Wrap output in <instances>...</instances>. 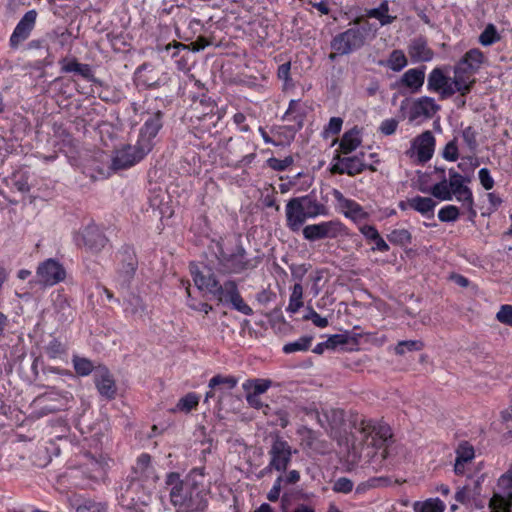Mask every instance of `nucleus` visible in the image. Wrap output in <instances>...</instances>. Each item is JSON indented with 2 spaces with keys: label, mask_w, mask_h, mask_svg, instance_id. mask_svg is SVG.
<instances>
[{
  "label": "nucleus",
  "mask_w": 512,
  "mask_h": 512,
  "mask_svg": "<svg viewBox=\"0 0 512 512\" xmlns=\"http://www.w3.org/2000/svg\"><path fill=\"white\" fill-rule=\"evenodd\" d=\"M220 260L235 273L252 269L256 266V263L246 258V252L242 247H238L231 255L222 253Z\"/></svg>",
  "instance_id": "23"
},
{
  "label": "nucleus",
  "mask_w": 512,
  "mask_h": 512,
  "mask_svg": "<svg viewBox=\"0 0 512 512\" xmlns=\"http://www.w3.org/2000/svg\"><path fill=\"white\" fill-rule=\"evenodd\" d=\"M302 234L305 240L315 242L344 236L347 234V228L339 219H332L306 225L302 229Z\"/></svg>",
  "instance_id": "6"
},
{
  "label": "nucleus",
  "mask_w": 512,
  "mask_h": 512,
  "mask_svg": "<svg viewBox=\"0 0 512 512\" xmlns=\"http://www.w3.org/2000/svg\"><path fill=\"white\" fill-rule=\"evenodd\" d=\"M65 405V397L59 391L51 390L37 396L31 403L33 414L37 417H43L50 413L59 411Z\"/></svg>",
  "instance_id": "12"
},
{
  "label": "nucleus",
  "mask_w": 512,
  "mask_h": 512,
  "mask_svg": "<svg viewBox=\"0 0 512 512\" xmlns=\"http://www.w3.org/2000/svg\"><path fill=\"white\" fill-rule=\"evenodd\" d=\"M200 397L194 392H190L180 398L176 404V406L171 410L172 412H183L189 413L194 408H196L199 404Z\"/></svg>",
  "instance_id": "34"
},
{
  "label": "nucleus",
  "mask_w": 512,
  "mask_h": 512,
  "mask_svg": "<svg viewBox=\"0 0 512 512\" xmlns=\"http://www.w3.org/2000/svg\"><path fill=\"white\" fill-rule=\"evenodd\" d=\"M76 512H107V507L93 500H86L76 508Z\"/></svg>",
  "instance_id": "48"
},
{
  "label": "nucleus",
  "mask_w": 512,
  "mask_h": 512,
  "mask_svg": "<svg viewBox=\"0 0 512 512\" xmlns=\"http://www.w3.org/2000/svg\"><path fill=\"white\" fill-rule=\"evenodd\" d=\"M354 440L351 443L355 455H361L364 448L375 450L382 460L394 459L400 452V446L392 436L391 428L383 422L362 420L355 428Z\"/></svg>",
  "instance_id": "3"
},
{
  "label": "nucleus",
  "mask_w": 512,
  "mask_h": 512,
  "mask_svg": "<svg viewBox=\"0 0 512 512\" xmlns=\"http://www.w3.org/2000/svg\"><path fill=\"white\" fill-rule=\"evenodd\" d=\"M46 354L51 359L61 357L65 353V348L58 340L54 339L49 342L45 348Z\"/></svg>",
  "instance_id": "51"
},
{
  "label": "nucleus",
  "mask_w": 512,
  "mask_h": 512,
  "mask_svg": "<svg viewBox=\"0 0 512 512\" xmlns=\"http://www.w3.org/2000/svg\"><path fill=\"white\" fill-rule=\"evenodd\" d=\"M500 40V34H480L479 42L483 46H489Z\"/></svg>",
  "instance_id": "64"
},
{
  "label": "nucleus",
  "mask_w": 512,
  "mask_h": 512,
  "mask_svg": "<svg viewBox=\"0 0 512 512\" xmlns=\"http://www.w3.org/2000/svg\"><path fill=\"white\" fill-rule=\"evenodd\" d=\"M290 69H291L290 62H286V63L280 65L278 68V71H277L278 78L283 80L286 84L291 80L290 79Z\"/></svg>",
  "instance_id": "63"
},
{
  "label": "nucleus",
  "mask_w": 512,
  "mask_h": 512,
  "mask_svg": "<svg viewBox=\"0 0 512 512\" xmlns=\"http://www.w3.org/2000/svg\"><path fill=\"white\" fill-rule=\"evenodd\" d=\"M443 157L448 161H456L458 158V148L455 142H449L443 151Z\"/></svg>",
  "instance_id": "59"
},
{
  "label": "nucleus",
  "mask_w": 512,
  "mask_h": 512,
  "mask_svg": "<svg viewBox=\"0 0 512 512\" xmlns=\"http://www.w3.org/2000/svg\"><path fill=\"white\" fill-rule=\"evenodd\" d=\"M282 481H283V477L282 476H279L275 480L272 488L270 489V491L267 494V498H268L269 501L275 502V501L278 500V498L280 496V492H281V483H282Z\"/></svg>",
  "instance_id": "60"
},
{
  "label": "nucleus",
  "mask_w": 512,
  "mask_h": 512,
  "mask_svg": "<svg viewBox=\"0 0 512 512\" xmlns=\"http://www.w3.org/2000/svg\"><path fill=\"white\" fill-rule=\"evenodd\" d=\"M182 284L185 286V289H186V292H187V305L195 310V311H199V312H203L205 314H208L211 310H212V306L209 305L208 303H204V302H199V303H196L192 297H191V294H190V284L188 281H182Z\"/></svg>",
  "instance_id": "47"
},
{
  "label": "nucleus",
  "mask_w": 512,
  "mask_h": 512,
  "mask_svg": "<svg viewBox=\"0 0 512 512\" xmlns=\"http://www.w3.org/2000/svg\"><path fill=\"white\" fill-rule=\"evenodd\" d=\"M7 185L15 187L20 192L29 190L28 175L24 169L14 171L11 176L6 179Z\"/></svg>",
  "instance_id": "36"
},
{
  "label": "nucleus",
  "mask_w": 512,
  "mask_h": 512,
  "mask_svg": "<svg viewBox=\"0 0 512 512\" xmlns=\"http://www.w3.org/2000/svg\"><path fill=\"white\" fill-rule=\"evenodd\" d=\"M365 168L363 159L359 156L337 157L332 165V172L338 174L356 175Z\"/></svg>",
  "instance_id": "24"
},
{
  "label": "nucleus",
  "mask_w": 512,
  "mask_h": 512,
  "mask_svg": "<svg viewBox=\"0 0 512 512\" xmlns=\"http://www.w3.org/2000/svg\"><path fill=\"white\" fill-rule=\"evenodd\" d=\"M151 457L148 454H141L138 457L137 464L135 467L136 473H140L143 476H148L150 469Z\"/></svg>",
  "instance_id": "55"
},
{
  "label": "nucleus",
  "mask_w": 512,
  "mask_h": 512,
  "mask_svg": "<svg viewBox=\"0 0 512 512\" xmlns=\"http://www.w3.org/2000/svg\"><path fill=\"white\" fill-rule=\"evenodd\" d=\"M349 336L348 334H334L331 335L326 340V345H328L329 350H335L339 346H344L349 343Z\"/></svg>",
  "instance_id": "53"
},
{
  "label": "nucleus",
  "mask_w": 512,
  "mask_h": 512,
  "mask_svg": "<svg viewBox=\"0 0 512 512\" xmlns=\"http://www.w3.org/2000/svg\"><path fill=\"white\" fill-rule=\"evenodd\" d=\"M437 203L431 197L414 196L406 201L399 203V208L404 211L412 209L420 213L423 217L431 219L434 217V211Z\"/></svg>",
  "instance_id": "21"
},
{
  "label": "nucleus",
  "mask_w": 512,
  "mask_h": 512,
  "mask_svg": "<svg viewBox=\"0 0 512 512\" xmlns=\"http://www.w3.org/2000/svg\"><path fill=\"white\" fill-rule=\"evenodd\" d=\"M72 363L79 376H88L94 369L93 363L84 357L73 356Z\"/></svg>",
  "instance_id": "42"
},
{
  "label": "nucleus",
  "mask_w": 512,
  "mask_h": 512,
  "mask_svg": "<svg viewBox=\"0 0 512 512\" xmlns=\"http://www.w3.org/2000/svg\"><path fill=\"white\" fill-rule=\"evenodd\" d=\"M271 385V380L254 379L245 381L242 387L246 393H253L260 396L261 394L265 393L271 387Z\"/></svg>",
  "instance_id": "38"
},
{
  "label": "nucleus",
  "mask_w": 512,
  "mask_h": 512,
  "mask_svg": "<svg viewBox=\"0 0 512 512\" xmlns=\"http://www.w3.org/2000/svg\"><path fill=\"white\" fill-rule=\"evenodd\" d=\"M478 179L480 181L481 186L487 191L491 190L495 185L494 178L492 177L489 169L487 168H481L478 171Z\"/></svg>",
  "instance_id": "54"
},
{
  "label": "nucleus",
  "mask_w": 512,
  "mask_h": 512,
  "mask_svg": "<svg viewBox=\"0 0 512 512\" xmlns=\"http://www.w3.org/2000/svg\"><path fill=\"white\" fill-rule=\"evenodd\" d=\"M354 487V484L353 482L346 478V477H340L338 478L334 485H333V491L337 492V493H349L352 491Z\"/></svg>",
  "instance_id": "56"
},
{
  "label": "nucleus",
  "mask_w": 512,
  "mask_h": 512,
  "mask_svg": "<svg viewBox=\"0 0 512 512\" xmlns=\"http://www.w3.org/2000/svg\"><path fill=\"white\" fill-rule=\"evenodd\" d=\"M162 127V115L160 112L154 113L144 122L137 142L142 146H148V153L151 151L156 137Z\"/></svg>",
  "instance_id": "19"
},
{
  "label": "nucleus",
  "mask_w": 512,
  "mask_h": 512,
  "mask_svg": "<svg viewBox=\"0 0 512 512\" xmlns=\"http://www.w3.org/2000/svg\"><path fill=\"white\" fill-rule=\"evenodd\" d=\"M434 148L435 138L432 132L427 130L412 140L406 154L420 163H425L432 158Z\"/></svg>",
  "instance_id": "13"
},
{
  "label": "nucleus",
  "mask_w": 512,
  "mask_h": 512,
  "mask_svg": "<svg viewBox=\"0 0 512 512\" xmlns=\"http://www.w3.org/2000/svg\"><path fill=\"white\" fill-rule=\"evenodd\" d=\"M236 385L237 380L234 377L222 375L213 376L208 383L209 389H216V392H219L220 395L231 391Z\"/></svg>",
  "instance_id": "31"
},
{
  "label": "nucleus",
  "mask_w": 512,
  "mask_h": 512,
  "mask_svg": "<svg viewBox=\"0 0 512 512\" xmlns=\"http://www.w3.org/2000/svg\"><path fill=\"white\" fill-rule=\"evenodd\" d=\"M360 233L366 240L374 242L372 247L373 251L388 252L390 247L387 242L381 237L378 230L373 225L361 224L359 226Z\"/></svg>",
  "instance_id": "27"
},
{
  "label": "nucleus",
  "mask_w": 512,
  "mask_h": 512,
  "mask_svg": "<svg viewBox=\"0 0 512 512\" xmlns=\"http://www.w3.org/2000/svg\"><path fill=\"white\" fill-rule=\"evenodd\" d=\"M148 154V146L142 147L138 142L126 145L115 151L112 159V167L115 170L130 168L141 161Z\"/></svg>",
  "instance_id": "11"
},
{
  "label": "nucleus",
  "mask_w": 512,
  "mask_h": 512,
  "mask_svg": "<svg viewBox=\"0 0 512 512\" xmlns=\"http://www.w3.org/2000/svg\"><path fill=\"white\" fill-rule=\"evenodd\" d=\"M212 295L219 302L231 304L233 309L244 315L251 316L253 314L252 308L245 303L234 281H225L223 284L218 282Z\"/></svg>",
  "instance_id": "8"
},
{
  "label": "nucleus",
  "mask_w": 512,
  "mask_h": 512,
  "mask_svg": "<svg viewBox=\"0 0 512 512\" xmlns=\"http://www.w3.org/2000/svg\"><path fill=\"white\" fill-rule=\"evenodd\" d=\"M343 120L340 117H332L329 120L326 131L331 134H337L342 128Z\"/></svg>",
  "instance_id": "62"
},
{
  "label": "nucleus",
  "mask_w": 512,
  "mask_h": 512,
  "mask_svg": "<svg viewBox=\"0 0 512 512\" xmlns=\"http://www.w3.org/2000/svg\"><path fill=\"white\" fill-rule=\"evenodd\" d=\"M304 319L311 320L312 323L319 328H326L329 325L328 319L322 317L311 307H308L307 314L304 316Z\"/></svg>",
  "instance_id": "52"
},
{
  "label": "nucleus",
  "mask_w": 512,
  "mask_h": 512,
  "mask_svg": "<svg viewBox=\"0 0 512 512\" xmlns=\"http://www.w3.org/2000/svg\"><path fill=\"white\" fill-rule=\"evenodd\" d=\"M424 348L421 340H402L394 347V353L403 356L407 352L420 351Z\"/></svg>",
  "instance_id": "41"
},
{
  "label": "nucleus",
  "mask_w": 512,
  "mask_h": 512,
  "mask_svg": "<svg viewBox=\"0 0 512 512\" xmlns=\"http://www.w3.org/2000/svg\"><path fill=\"white\" fill-rule=\"evenodd\" d=\"M212 41L211 39H208L206 37H204L203 35L201 34H198L197 38L195 40H192L188 45V49L194 51V52H198L200 50H203L204 48H206L207 46L209 45H212Z\"/></svg>",
  "instance_id": "58"
},
{
  "label": "nucleus",
  "mask_w": 512,
  "mask_h": 512,
  "mask_svg": "<svg viewBox=\"0 0 512 512\" xmlns=\"http://www.w3.org/2000/svg\"><path fill=\"white\" fill-rule=\"evenodd\" d=\"M496 320L501 324L512 327V305H501L496 313Z\"/></svg>",
  "instance_id": "49"
},
{
  "label": "nucleus",
  "mask_w": 512,
  "mask_h": 512,
  "mask_svg": "<svg viewBox=\"0 0 512 512\" xmlns=\"http://www.w3.org/2000/svg\"><path fill=\"white\" fill-rule=\"evenodd\" d=\"M292 447L283 438L276 436L269 450L270 462L268 467L278 472L286 470L293 454Z\"/></svg>",
  "instance_id": "14"
},
{
  "label": "nucleus",
  "mask_w": 512,
  "mask_h": 512,
  "mask_svg": "<svg viewBox=\"0 0 512 512\" xmlns=\"http://www.w3.org/2000/svg\"><path fill=\"white\" fill-rule=\"evenodd\" d=\"M364 42L362 34H338L331 42L334 53L330 54V59L336 55H344L359 48Z\"/></svg>",
  "instance_id": "18"
},
{
  "label": "nucleus",
  "mask_w": 512,
  "mask_h": 512,
  "mask_svg": "<svg viewBox=\"0 0 512 512\" xmlns=\"http://www.w3.org/2000/svg\"><path fill=\"white\" fill-rule=\"evenodd\" d=\"M61 69L65 73H75L85 79H91L93 72L88 64L79 63L75 58H63L59 61Z\"/></svg>",
  "instance_id": "29"
},
{
  "label": "nucleus",
  "mask_w": 512,
  "mask_h": 512,
  "mask_svg": "<svg viewBox=\"0 0 512 512\" xmlns=\"http://www.w3.org/2000/svg\"><path fill=\"white\" fill-rule=\"evenodd\" d=\"M266 163L271 169L281 172L286 170L293 163V159L290 156L285 157L284 159L271 157L266 161Z\"/></svg>",
  "instance_id": "50"
},
{
  "label": "nucleus",
  "mask_w": 512,
  "mask_h": 512,
  "mask_svg": "<svg viewBox=\"0 0 512 512\" xmlns=\"http://www.w3.org/2000/svg\"><path fill=\"white\" fill-rule=\"evenodd\" d=\"M414 512H444L445 504L439 498H430L414 503Z\"/></svg>",
  "instance_id": "35"
},
{
  "label": "nucleus",
  "mask_w": 512,
  "mask_h": 512,
  "mask_svg": "<svg viewBox=\"0 0 512 512\" xmlns=\"http://www.w3.org/2000/svg\"><path fill=\"white\" fill-rule=\"evenodd\" d=\"M484 55L478 49H471L453 67V76L449 74L450 67H436L428 75L427 89L439 95L444 100L455 94L465 96L470 93L475 84V74L484 63Z\"/></svg>",
  "instance_id": "1"
},
{
  "label": "nucleus",
  "mask_w": 512,
  "mask_h": 512,
  "mask_svg": "<svg viewBox=\"0 0 512 512\" xmlns=\"http://www.w3.org/2000/svg\"><path fill=\"white\" fill-rule=\"evenodd\" d=\"M37 12L30 10L25 13L13 32H29L34 28Z\"/></svg>",
  "instance_id": "43"
},
{
  "label": "nucleus",
  "mask_w": 512,
  "mask_h": 512,
  "mask_svg": "<svg viewBox=\"0 0 512 512\" xmlns=\"http://www.w3.org/2000/svg\"><path fill=\"white\" fill-rule=\"evenodd\" d=\"M387 65L393 71H401L407 65L406 56L402 51L395 50L391 53Z\"/></svg>",
  "instance_id": "45"
},
{
  "label": "nucleus",
  "mask_w": 512,
  "mask_h": 512,
  "mask_svg": "<svg viewBox=\"0 0 512 512\" xmlns=\"http://www.w3.org/2000/svg\"><path fill=\"white\" fill-rule=\"evenodd\" d=\"M169 500L175 512H206L210 487L203 468L192 469L184 478L168 473L165 479Z\"/></svg>",
  "instance_id": "2"
},
{
  "label": "nucleus",
  "mask_w": 512,
  "mask_h": 512,
  "mask_svg": "<svg viewBox=\"0 0 512 512\" xmlns=\"http://www.w3.org/2000/svg\"><path fill=\"white\" fill-rule=\"evenodd\" d=\"M65 277L66 271L62 264L51 258L40 263L36 271L37 282L43 286H54Z\"/></svg>",
  "instance_id": "15"
},
{
  "label": "nucleus",
  "mask_w": 512,
  "mask_h": 512,
  "mask_svg": "<svg viewBox=\"0 0 512 512\" xmlns=\"http://www.w3.org/2000/svg\"><path fill=\"white\" fill-rule=\"evenodd\" d=\"M409 54L416 61H430L433 58V52L422 39H418L410 45Z\"/></svg>",
  "instance_id": "33"
},
{
  "label": "nucleus",
  "mask_w": 512,
  "mask_h": 512,
  "mask_svg": "<svg viewBox=\"0 0 512 512\" xmlns=\"http://www.w3.org/2000/svg\"><path fill=\"white\" fill-rule=\"evenodd\" d=\"M327 215V207L308 195L292 198L285 206L286 226L292 232H298L308 219Z\"/></svg>",
  "instance_id": "5"
},
{
  "label": "nucleus",
  "mask_w": 512,
  "mask_h": 512,
  "mask_svg": "<svg viewBox=\"0 0 512 512\" xmlns=\"http://www.w3.org/2000/svg\"><path fill=\"white\" fill-rule=\"evenodd\" d=\"M459 216V208L455 205H446L438 211V218L441 222H455Z\"/></svg>",
  "instance_id": "46"
},
{
  "label": "nucleus",
  "mask_w": 512,
  "mask_h": 512,
  "mask_svg": "<svg viewBox=\"0 0 512 512\" xmlns=\"http://www.w3.org/2000/svg\"><path fill=\"white\" fill-rule=\"evenodd\" d=\"M398 124L399 122L395 118L385 119L381 122L379 131L386 136L392 135L396 132Z\"/></svg>",
  "instance_id": "57"
},
{
  "label": "nucleus",
  "mask_w": 512,
  "mask_h": 512,
  "mask_svg": "<svg viewBox=\"0 0 512 512\" xmlns=\"http://www.w3.org/2000/svg\"><path fill=\"white\" fill-rule=\"evenodd\" d=\"M190 273L195 286L200 291L207 292L211 295L213 294L218 281L209 267L192 263L190 265Z\"/></svg>",
  "instance_id": "17"
},
{
  "label": "nucleus",
  "mask_w": 512,
  "mask_h": 512,
  "mask_svg": "<svg viewBox=\"0 0 512 512\" xmlns=\"http://www.w3.org/2000/svg\"><path fill=\"white\" fill-rule=\"evenodd\" d=\"M389 12V6L388 2L386 0L382 1L379 7L372 8V9H366L364 13V17L368 19H375L379 22V24L385 25L388 23H391L394 19V17L390 16L388 14Z\"/></svg>",
  "instance_id": "32"
},
{
  "label": "nucleus",
  "mask_w": 512,
  "mask_h": 512,
  "mask_svg": "<svg viewBox=\"0 0 512 512\" xmlns=\"http://www.w3.org/2000/svg\"><path fill=\"white\" fill-rule=\"evenodd\" d=\"M475 457V451L472 445L467 442L461 443L456 450V459L454 464V472L457 475H464L467 465L472 462Z\"/></svg>",
  "instance_id": "26"
},
{
  "label": "nucleus",
  "mask_w": 512,
  "mask_h": 512,
  "mask_svg": "<svg viewBox=\"0 0 512 512\" xmlns=\"http://www.w3.org/2000/svg\"><path fill=\"white\" fill-rule=\"evenodd\" d=\"M362 142L359 130L351 129L344 133L340 141V150L344 154L351 153L356 150Z\"/></svg>",
  "instance_id": "30"
},
{
  "label": "nucleus",
  "mask_w": 512,
  "mask_h": 512,
  "mask_svg": "<svg viewBox=\"0 0 512 512\" xmlns=\"http://www.w3.org/2000/svg\"><path fill=\"white\" fill-rule=\"evenodd\" d=\"M441 173L442 176L437 183L429 188H420V191L428 193L440 201H451L455 198L467 212L475 215L473 193L466 185L469 180L453 169L449 170L448 178L445 176L444 170Z\"/></svg>",
  "instance_id": "4"
},
{
  "label": "nucleus",
  "mask_w": 512,
  "mask_h": 512,
  "mask_svg": "<svg viewBox=\"0 0 512 512\" xmlns=\"http://www.w3.org/2000/svg\"><path fill=\"white\" fill-rule=\"evenodd\" d=\"M311 341V337H301L296 341L285 344L283 347V351L287 354L298 351H306L309 349Z\"/></svg>",
  "instance_id": "44"
},
{
  "label": "nucleus",
  "mask_w": 512,
  "mask_h": 512,
  "mask_svg": "<svg viewBox=\"0 0 512 512\" xmlns=\"http://www.w3.org/2000/svg\"><path fill=\"white\" fill-rule=\"evenodd\" d=\"M303 287L300 283L294 284L289 298V303L286 311L295 314L303 306Z\"/></svg>",
  "instance_id": "37"
},
{
  "label": "nucleus",
  "mask_w": 512,
  "mask_h": 512,
  "mask_svg": "<svg viewBox=\"0 0 512 512\" xmlns=\"http://www.w3.org/2000/svg\"><path fill=\"white\" fill-rule=\"evenodd\" d=\"M469 481H471L472 483H467L465 486L460 488L455 494V499L459 503L468 504L471 501H476V499L480 496L483 476H479L476 479H472L469 477Z\"/></svg>",
  "instance_id": "25"
},
{
  "label": "nucleus",
  "mask_w": 512,
  "mask_h": 512,
  "mask_svg": "<svg viewBox=\"0 0 512 512\" xmlns=\"http://www.w3.org/2000/svg\"><path fill=\"white\" fill-rule=\"evenodd\" d=\"M335 208L358 227L369 218V213L355 200L347 198L337 189L332 190Z\"/></svg>",
  "instance_id": "10"
},
{
  "label": "nucleus",
  "mask_w": 512,
  "mask_h": 512,
  "mask_svg": "<svg viewBox=\"0 0 512 512\" xmlns=\"http://www.w3.org/2000/svg\"><path fill=\"white\" fill-rule=\"evenodd\" d=\"M387 239L393 245L407 246L412 242V235L407 229L404 228L393 229L387 235Z\"/></svg>",
  "instance_id": "39"
},
{
  "label": "nucleus",
  "mask_w": 512,
  "mask_h": 512,
  "mask_svg": "<svg viewBox=\"0 0 512 512\" xmlns=\"http://www.w3.org/2000/svg\"><path fill=\"white\" fill-rule=\"evenodd\" d=\"M440 110V105L436 100L429 96H421L408 103L406 108V117L409 122L422 124L432 119Z\"/></svg>",
  "instance_id": "7"
},
{
  "label": "nucleus",
  "mask_w": 512,
  "mask_h": 512,
  "mask_svg": "<svg viewBox=\"0 0 512 512\" xmlns=\"http://www.w3.org/2000/svg\"><path fill=\"white\" fill-rule=\"evenodd\" d=\"M500 493L494 494L489 501V510L492 512H511L512 509V465L499 478Z\"/></svg>",
  "instance_id": "9"
},
{
  "label": "nucleus",
  "mask_w": 512,
  "mask_h": 512,
  "mask_svg": "<svg viewBox=\"0 0 512 512\" xmlns=\"http://www.w3.org/2000/svg\"><path fill=\"white\" fill-rule=\"evenodd\" d=\"M462 138L470 149H474L476 147V134L471 127H467L462 131Z\"/></svg>",
  "instance_id": "61"
},
{
  "label": "nucleus",
  "mask_w": 512,
  "mask_h": 512,
  "mask_svg": "<svg viewBox=\"0 0 512 512\" xmlns=\"http://www.w3.org/2000/svg\"><path fill=\"white\" fill-rule=\"evenodd\" d=\"M94 381L101 396L108 400L115 398L117 393L116 383L106 367L99 366L95 369Z\"/></svg>",
  "instance_id": "20"
},
{
  "label": "nucleus",
  "mask_w": 512,
  "mask_h": 512,
  "mask_svg": "<svg viewBox=\"0 0 512 512\" xmlns=\"http://www.w3.org/2000/svg\"><path fill=\"white\" fill-rule=\"evenodd\" d=\"M86 459H87V462L85 463V465H87V469L90 473L89 476L93 479L102 478L106 471V469H105L106 463H104L102 460H98L90 455H87Z\"/></svg>",
  "instance_id": "40"
},
{
  "label": "nucleus",
  "mask_w": 512,
  "mask_h": 512,
  "mask_svg": "<svg viewBox=\"0 0 512 512\" xmlns=\"http://www.w3.org/2000/svg\"><path fill=\"white\" fill-rule=\"evenodd\" d=\"M424 80V69L411 68L402 75L401 84L410 89L411 92H418L422 88Z\"/></svg>",
  "instance_id": "28"
},
{
  "label": "nucleus",
  "mask_w": 512,
  "mask_h": 512,
  "mask_svg": "<svg viewBox=\"0 0 512 512\" xmlns=\"http://www.w3.org/2000/svg\"><path fill=\"white\" fill-rule=\"evenodd\" d=\"M305 117V106L300 100H291L288 109L284 113L282 119L287 122H293L295 127H280V130H285L289 134V138H293L296 130L300 129L303 125Z\"/></svg>",
  "instance_id": "22"
},
{
  "label": "nucleus",
  "mask_w": 512,
  "mask_h": 512,
  "mask_svg": "<svg viewBox=\"0 0 512 512\" xmlns=\"http://www.w3.org/2000/svg\"><path fill=\"white\" fill-rule=\"evenodd\" d=\"M73 240L77 246L87 247L95 251L103 248L107 241L100 228L94 223H90L77 231Z\"/></svg>",
  "instance_id": "16"
}]
</instances>
